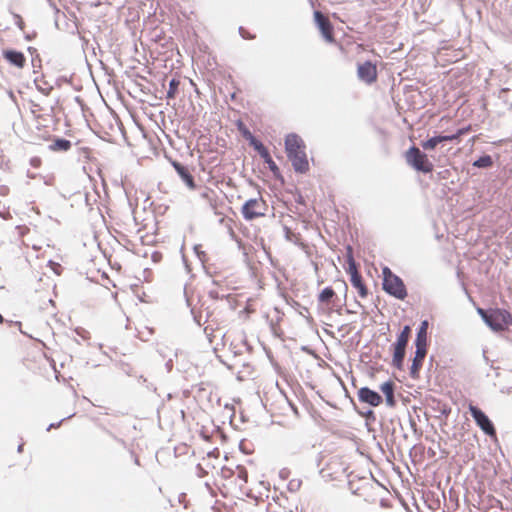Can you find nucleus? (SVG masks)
Wrapping results in <instances>:
<instances>
[{"mask_svg":"<svg viewBox=\"0 0 512 512\" xmlns=\"http://www.w3.org/2000/svg\"><path fill=\"white\" fill-rule=\"evenodd\" d=\"M284 149L294 171L306 174L310 167L304 140L297 133H289L285 136Z\"/></svg>","mask_w":512,"mask_h":512,"instance_id":"nucleus-1","label":"nucleus"},{"mask_svg":"<svg viewBox=\"0 0 512 512\" xmlns=\"http://www.w3.org/2000/svg\"><path fill=\"white\" fill-rule=\"evenodd\" d=\"M412 328L410 325H404L396 336V341L391 344L392 366L398 370H403L406 349L411 338Z\"/></svg>","mask_w":512,"mask_h":512,"instance_id":"nucleus-2","label":"nucleus"},{"mask_svg":"<svg viewBox=\"0 0 512 512\" xmlns=\"http://www.w3.org/2000/svg\"><path fill=\"white\" fill-rule=\"evenodd\" d=\"M382 276V289L385 293L398 300H404L407 297V288L400 276L387 266L382 268Z\"/></svg>","mask_w":512,"mask_h":512,"instance_id":"nucleus-3","label":"nucleus"},{"mask_svg":"<svg viewBox=\"0 0 512 512\" xmlns=\"http://www.w3.org/2000/svg\"><path fill=\"white\" fill-rule=\"evenodd\" d=\"M404 156L407 164L417 172L429 174L434 169V165L429 161L427 154L415 145L410 146Z\"/></svg>","mask_w":512,"mask_h":512,"instance_id":"nucleus-4","label":"nucleus"},{"mask_svg":"<svg viewBox=\"0 0 512 512\" xmlns=\"http://www.w3.org/2000/svg\"><path fill=\"white\" fill-rule=\"evenodd\" d=\"M492 331L499 332L507 329L512 324V315L502 308H489V313L484 321Z\"/></svg>","mask_w":512,"mask_h":512,"instance_id":"nucleus-5","label":"nucleus"},{"mask_svg":"<svg viewBox=\"0 0 512 512\" xmlns=\"http://www.w3.org/2000/svg\"><path fill=\"white\" fill-rule=\"evenodd\" d=\"M469 413L474 419L476 425L489 437L496 436V429L492 420L478 406L469 405Z\"/></svg>","mask_w":512,"mask_h":512,"instance_id":"nucleus-6","label":"nucleus"},{"mask_svg":"<svg viewBox=\"0 0 512 512\" xmlns=\"http://www.w3.org/2000/svg\"><path fill=\"white\" fill-rule=\"evenodd\" d=\"M314 23L323 39L328 43H334V26L331 21L319 10L313 13Z\"/></svg>","mask_w":512,"mask_h":512,"instance_id":"nucleus-7","label":"nucleus"},{"mask_svg":"<svg viewBox=\"0 0 512 512\" xmlns=\"http://www.w3.org/2000/svg\"><path fill=\"white\" fill-rule=\"evenodd\" d=\"M357 77L367 85L375 83L378 78L376 63L372 60L357 63Z\"/></svg>","mask_w":512,"mask_h":512,"instance_id":"nucleus-8","label":"nucleus"},{"mask_svg":"<svg viewBox=\"0 0 512 512\" xmlns=\"http://www.w3.org/2000/svg\"><path fill=\"white\" fill-rule=\"evenodd\" d=\"M357 397L361 403L367 404L371 407H377L383 402L382 395L368 386L359 388L357 391Z\"/></svg>","mask_w":512,"mask_h":512,"instance_id":"nucleus-9","label":"nucleus"},{"mask_svg":"<svg viewBox=\"0 0 512 512\" xmlns=\"http://www.w3.org/2000/svg\"><path fill=\"white\" fill-rule=\"evenodd\" d=\"M345 271L349 274L351 285L357 289L359 296L361 298L367 297L369 291L362 275L358 271V267L350 265V268H345Z\"/></svg>","mask_w":512,"mask_h":512,"instance_id":"nucleus-10","label":"nucleus"},{"mask_svg":"<svg viewBox=\"0 0 512 512\" xmlns=\"http://www.w3.org/2000/svg\"><path fill=\"white\" fill-rule=\"evenodd\" d=\"M503 83L497 93V98L502 102L504 107L508 110H512V72L505 78L500 79Z\"/></svg>","mask_w":512,"mask_h":512,"instance_id":"nucleus-11","label":"nucleus"},{"mask_svg":"<svg viewBox=\"0 0 512 512\" xmlns=\"http://www.w3.org/2000/svg\"><path fill=\"white\" fill-rule=\"evenodd\" d=\"M259 206L260 202L256 198H250L247 201H245L241 208L243 218L246 221H252L256 218L264 216V212L258 211L257 208H259Z\"/></svg>","mask_w":512,"mask_h":512,"instance_id":"nucleus-12","label":"nucleus"},{"mask_svg":"<svg viewBox=\"0 0 512 512\" xmlns=\"http://www.w3.org/2000/svg\"><path fill=\"white\" fill-rule=\"evenodd\" d=\"M172 166L177 172L178 176L181 178V180L185 183V185L191 189H196V183L194 180V176L190 173L188 167L184 164H182L179 161H173Z\"/></svg>","mask_w":512,"mask_h":512,"instance_id":"nucleus-13","label":"nucleus"},{"mask_svg":"<svg viewBox=\"0 0 512 512\" xmlns=\"http://www.w3.org/2000/svg\"><path fill=\"white\" fill-rule=\"evenodd\" d=\"M3 58L17 68H23L26 64V57L23 52L16 49L8 48L2 52Z\"/></svg>","mask_w":512,"mask_h":512,"instance_id":"nucleus-14","label":"nucleus"},{"mask_svg":"<svg viewBox=\"0 0 512 512\" xmlns=\"http://www.w3.org/2000/svg\"><path fill=\"white\" fill-rule=\"evenodd\" d=\"M427 354V349L425 348H415V355L412 359V363L410 366L409 375L413 379H417L420 374V370L422 368L424 359Z\"/></svg>","mask_w":512,"mask_h":512,"instance_id":"nucleus-15","label":"nucleus"},{"mask_svg":"<svg viewBox=\"0 0 512 512\" xmlns=\"http://www.w3.org/2000/svg\"><path fill=\"white\" fill-rule=\"evenodd\" d=\"M380 391L385 396V403L388 407L394 408L397 405L395 397L396 384L393 380L389 379L379 386Z\"/></svg>","mask_w":512,"mask_h":512,"instance_id":"nucleus-16","label":"nucleus"},{"mask_svg":"<svg viewBox=\"0 0 512 512\" xmlns=\"http://www.w3.org/2000/svg\"><path fill=\"white\" fill-rule=\"evenodd\" d=\"M428 328L429 321L427 319L422 320L416 329L415 348L419 347L428 350Z\"/></svg>","mask_w":512,"mask_h":512,"instance_id":"nucleus-17","label":"nucleus"},{"mask_svg":"<svg viewBox=\"0 0 512 512\" xmlns=\"http://www.w3.org/2000/svg\"><path fill=\"white\" fill-rule=\"evenodd\" d=\"M455 141V137L452 136V134H438L434 135L432 137H429L426 140L421 141V147L425 151H431L434 150L439 144L445 143V142H453Z\"/></svg>","mask_w":512,"mask_h":512,"instance_id":"nucleus-18","label":"nucleus"},{"mask_svg":"<svg viewBox=\"0 0 512 512\" xmlns=\"http://www.w3.org/2000/svg\"><path fill=\"white\" fill-rule=\"evenodd\" d=\"M51 143L48 145V149L52 152H67L72 148V142L66 138L50 135L48 138Z\"/></svg>","mask_w":512,"mask_h":512,"instance_id":"nucleus-19","label":"nucleus"},{"mask_svg":"<svg viewBox=\"0 0 512 512\" xmlns=\"http://www.w3.org/2000/svg\"><path fill=\"white\" fill-rule=\"evenodd\" d=\"M260 157L263 159L264 163L267 164V166H268L269 170L272 172L274 178L276 180L281 181V183H284V177H283L278 165L272 159L269 150L265 151L264 154L260 155Z\"/></svg>","mask_w":512,"mask_h":512,"instance_id":"nucleus-20","label":"nucleus"},{"mask_svg":"<svg viewBox=\"0 0 512 512\" xmlns=\"http://www.w3.org/2000/svg\"><path fill=\"white\" fill-rule=\"evenodd\" d=\"M318 302L321 304H327V306L331 305L333 302L338 300V297L331 286H327L321 290L318 294Z\"/></svg>","mask_w":512,"mask_h":512,"instance_id":"nucleus-21","label":"nucleus"},{"mask_svg":"<svg viewBox=\"0 0 512 512\" xmlns=\"http://www.w3.org/2000/svg\"><path fill=\"white\" fill-rule=\"evenodd\" d=\"M494 163L493 156L483 153L472 162V167L476 169H491Z\"/></svg>","mask_w":512,"mask_h":512,"instance_id":"nucleus-22","label":"nucleus"},{"mask_svg":"<svg viewBox=\"0 0 512 512\" xmlns=\"http://www.w3.org/2000/svg\"><path fill=\"white\" fill-rule=\"evenodd\" d=\"M351 402L354 405L355 411L365 419V425L367 426V430L371 431L370 424L376 421V414L372 409H367L366 411H361L357 408L355 402L353 399H351Z\"/></svg>","mask_w":512,"mask_h":512,"instance_id":"nucleus-23","label":"nucleus"},{"mask_svg":"<svg viewBox=\"0 0 512 512\" xmlns=\"http://www.w3.org/2000/svg\"><path fill=\"white\" fill-rule=\"evenodd\" d=\"M179 86H180L179 79H177V78L170 79L169 87H168V90L166 93V98L167 99H175V97L177 96L178 91H179Z\"/></svg>","mask_w":512,"mask_h":512,"instance_id":"nucleus-24","label":"nucleus"},{"mask_svg":"<svg viewBox=\"0 0 512 512\" xmlns=\"http://www.w3.org/2000/svg\"><path fill=\"white\" fill-rule=\"evenodd\" d=\"M248 143L259 154V156L264 154V152L268 150V148L262 143V141L259 140L254 135L251 136V138L248 140Z\"/></svg>","mask_w":512,"mask_h":512,"instance_id":"nucleus-25","label":"nucleus"},{"mask_svg":"<svg viewBox=\"0 0 512 512\" xmlns=\"http://www.w3.org/2000/svg\"><path fill=\"white\" fill-rule=\"evenodd\" d=\"M343 306H345V303L344 304H339L338 300H336L335 302H333L331 305L327 306L326 308L319 307V309H321L322 311H324L328 315H331L333 312L341 315L344 312Z\"/></svg>","mask_w":512,"mask_h":512,"instance_id":"nucleus-26","label":"nucleus"},{"mask_svg":"<svg viewBox=\"0 0 512 512\" xmlns=\"http://www.w3.org/2000/svg\"><path fill=\"white\" fill-rule=\"evenodd\" d=\"M236 127H237V130L239 131V133L241 134V136L245 140L248 141L251 138V136H253V133L250 131V129L246 126V124L242 120H238L236 122Z\"/></svg>","mask_w":512,"mask_h":512,"instance_id":"nucleus-27","label":"nucleus"},{"mask_svg":"<svg viewBox=\"0 0 512 512\" xmlns=\"http://www.w3.org/2000/svg\"><path fill=\"white\" fill-rule=\"evenodd\" d=\"M345 260L347 264L345 268H350V265L358 267V264L354 259L353 248L350 245L346 247Z\"/></svg>","mask_w":512,"mask_h":512,"instance_id":"nucleus-28","label":"nucleus"},{"mask_svg":"<svg viewBox=\"0 0 512 512\" xmlns=\"http://www.w3.org/2000/svg\"><path fill=\"white\" fill-rule=\"evenodd\" d=\"M7 324L9 326H17L19 331L23 334V335H27L22 329H21V326H22V323L20 321H13V320H7L4 318V316L0 313V324Z\"/></svg>","mask_w":512,"mask_h":512,"instance_id":"nucleus-29","label":"nucleus"},{"mask_svg":"<svg viewBox=\"0 0 512 512\" xmlns=\"http://www.w3.org/2000/svg\"><path fill=\"white\" fill-rule=\"evenodd\" d=\"M302 485V480L300 479H292L289 481L287 488L290 492H297Z\"/></svg>","mask_w":512,"mask_h":512,"instance_id":"nucleus-30","label":"nucleus"},{"mask_svg":"<svg viewBox=\"0 0 512 512\" xmlns=\"http://www.w3.org/2000/svg\"><path fill=\"white\" fill-rule=\"evenodd\" d=\"M236 469L238 470V478L241 479L244 483L248 482V471L242 465H237Z\"/></svg>","mask_w":512,"mask_h":512,"instance_id":"nucleus-31","label":"nucleus"},{"mask_svg":"<svg viewBox=\"0 0 512 512\" xmlns=\"http://www.w3.org/2000/svg\"><path fill=\"white\" fill-rule=\"evenodd\" d=\"M194 253L199 258V260L204 263L206 261V253L202 250V246L200 244L194 246Z\"/></svg>","mask_w":512,"mask_h":512,"instance_id":"nucleus-32","label":"nucleus"},{"mask_svg":"<svg viewBox=\"0 0 512 512\" xmlns=\"http://www.w3.org/2000/svg\"><path fill=\"white\" fill-rule=\"evenodd\" d=\"M34 84L36 86V89L42 93L43 95L45 96H49L51 94V91L53 90V86H49L47 88H44L42 87L41 85L38 84V78H35L34 79Z\"/></svg>","mask_w":512,"mask_h":512,"instance_id":"nucleus-33","label":"nucleus"},{"mask_svg":"<svg viewBox=\"0 0 512 512\" xmlns=\"http://www.w3.org/2000/svg\"><path fill=\"white\" fill-rule=\"evenodd\" d=\"M190 312L193 316V320L194 322L199 326L201 327L204 322H202V315H201V312H196L195 308L194 307H191L190 309Z\"/></svg>","mask_w":512,"mask_h":512,"instance_id":"nucleus-34","label":"nucleus"},{"mask_svg":"<svg viewBox=\"0 0 512 512\" xmlns=\"http://www.w3.org/2000/svg\"><path fill=\"white\" fill-rule=\"evenodd\" d=\"M239 34L240 36L243 38V39H246V40H252V39H255L256 35L255 34H252L250 33L249 31H247L244 27L240 26L239 29Z\"/></svg>","mask_w":512,"mask_h":512,"instance_id":"nucleus-35","label":"nucleus"},{"mask_svg":"<svg viewBox=\"0 0 512 512\" xmlns=\"http://www.w3.org/2000/svg\"><path fill=\"white\" fill-rule=\"evenodd\" d=\"M470 130V127H462L459 128L455 133L452 134V136L455 137V141H460L461 137L466 134Z\"/></svg>","mask_w":512,"mask_h":512,"instance_id":"nucleus-36","label":"nucleus"},{"mask_svg":"<svg viewBox=\"0 0 512 512\" xmlns=\"http://www.w3.org/2000/svg\"><path fill=\"white\" fill-rule=\"evenodd\" d=\"M12 15H13V18H14V20H15V24H16V26H17L20 30H24L25 23H24V21H23L22 17H21L19 14L14 13V12H12Z\"/></svg>","mask_w":512,"mask_h":512,"instance_id":"nucleus-37","label":"nucleus"},{"mask_svg":"<svg viewBox=\"0 0 512 512\" xmlns=\"http://www.w3.org/2000/svg\"><path fill=\"white\" fill-rule=\"evenodd\" d=\"M30 105H31V113L36 115L37 112H42V111H46V109L41 106L40 104L34 102V101H30Z\"/></svg>","mask_w":512,"mask_h":512,"instance_id":"nucleus-38","label":"nucleus"},{"mask_svg":"<svg viewBox=\"0 0 512 512\" xmlns=\"http://www.w3.org/2000/svg\"><path fill=\"white\" fill-rule=\"evenodd\" d=\"M439 411H440L441 415H443L444 417L447 418L451 413V407L448 404H443L439 408Z\"/></svg>","mask_w":512,"mask_h":512,"instance_id":"nucleus-39","label":"nucleus"},{"mask_svg":"<svg viewBox=\"0 0 512 512\" xmlns=\"http://www.w3.org/2000/svg\"><path fill=\"white\" fill-rule=\"evenodd\" d=\"M208 296H209L211 299H213V300L224 299V298H226V297H227V296H225V295H220V294L218 293V291H216V290H210V291L208 292Z\"/></svg>","mask_w":512,"mask_h":512,"instance_id":"nucleus-40","label":"nucleus"},{"mask_svg":"<svg viewBox=\"0 0 512 512\" xmlns=\"http://www.w3.org/2000/svg\"><path fill=\"white\" fill-rule=\"evenodd\" d=\"M74 414H71L63 419H61L59 422H56V423H51L48 427H47V431H50L52 428H58L65 420L67 419H70Z\"/></svg>","mask_w":512,"mask_h":512,"instance_id":"nucleus-41","label":"nucleus"},{"mask_svg":"<svg viewBox=\"0 0 512 512\" xmlns=\"http://www.w3.org/2000/svg\"><path fill=\"white\" fill-rule=\"evenodd\" d=\"M477 314L481 317L482 321L484 322L487 314L489 313V309H484L481 307H476Z\"/></svg>","mask_w":512,"mask_h":512,"instance_id":"nucleus-42","label":"nucleus"},{"mask_svg":"<svg viewBox=\"0 0 512 512\" xmlns=\"http://www.w3.org/2000/svg\"><path fill=\"white\" fill-rule=\"evenodd\" d=\"M408 419H409V425H410L411 429L413 430L414 433H417L418 427H417L416 421L413 419L410 412H408Z\"/></svg>","mask_w":512,"mask_h":512,"instance_id":"nucleus-43","label":"nucleus"},{"mask_svg":"<svg viewBox=\"0 0 512 512\" xmlns=\"http://www.w3.org/2000/svg\"><path fill=\"white\" fill-rule=\"evenodd\" d=\"M290 470L288 468H282L280 471H279V477L282 479V480H286L289 478L290 476Z\"/></svg>","mask_w":512,"mask_h":512,"instance_id":"nucleus-44","label":"nucleus"},{"mask_svg":"<svg viewBox=\"0 0 512 512\" xmlns=\"http://www.w3.org/2000/svg\"><path fill=\"white\" fill-rule=\"evenodd\" d=\"M173 363H174L173 358H169V359L166 361V363H165V368H166L167 372H171V371H172V369H173V365H174Z\"/></svg>","mask_w":512,"mask_h":512,"instance_id":"nucleus-45","label":"nucleus"},{"mask_svg":"<svg viewBox=\"0 0 512 512\" xmlns=\"http://www.w3.org/2000/svg\"><path fill=\"white\" fill-rule=\"evenodd\" d=\"M233 473H234L233 470L230 468H227V467L222 468V474L224 477H230L233 475Z\"/></svg>","mask_w":512,"mask_h":512,"instance_id":"nucleus-46","label":"nucleus"},{"mask_svg":"<svg viewBox=\"0 0 512 512\" xmlns=\"http://www.w3.org/2000/svg\"><path fill=\"white\" fill-rule=\"evenodd\" d=\"M151 257H152L153 262H158L161 260L162 255L160 252H153Z\"/></svg>","mask_w":512,"mask_h":512,"instance_id":"nucleus-47","label":"nucleus"},{"mask_svg":"<svg viewBox=\"0 0 512 512\" xmlns=\"http://www.w3.org/2000/svg\"><path fill=\"white\" fill-rule=\"evenodd\" d=\"M205 311H206V318L204 320V323H206L213 315V311L209 307H206Z\"/></svg>","mask_w":512,"mask_h":512,"instance_id":"nucleus-48","label":"nucleus"},{"mask_svg":"<svg viewBox=\"0 0 512 512\" xmlns=\"http://www.w3.org/2000/svg\"><path fill=\"white\" fill-rule=\"evenodd\" d=\"M62 82H68V79H67V77H66V76H60L59 78H57V80H56V84H57L58 86H60Z\"/></svg>","mask_w":512,"mask_h":512,"instance_id":"nucleus-49","label":"nucleus"},{"mask_svg":"<svg viewBox=\"0 0 512 512\" xmlns=\"http://www.w3.org/2000/svg\"><path fill=\"white\" fill-rule=\"evenodd\" d=\"M131 454H132V456H133V462H134L136 465L140 466L141 464H140L139 457H138L137 455H134V453H133V452H131Z\"/></svg>","mask_w":512,"mask_h":512,"instance_id":"nucleus-50","label":"nucleus"},{"mask_svg":"<svg viewBox=\"0 0 512 512\" xmlns=\"http://www.w3.org/2000/svg\"><path fill=\"white\" fill-rule=\"evenodd\" d=\"M54 112H55V108H54V106H50V107L47 109V113H46V115H48V116H52V115L54 114Z\"/></svg>","mask_w":512,"mask_h":512,"instance_id":"nucleus-51","label":"nucleus"},{"mask_svg":"<svg viewBox=\"0 0 512 512\" xmlns=\"http://www.w3.org/2000/svg\"><path fill=\"white\" fill-rule=\"evenodd\" d=\"M36 33L33 34H25L24 38L27 41H32V39L35 37Z\"/></svg>","mask_w":512,"mask_h":512,"instance_id":"nucleus-52","label":"nucleus"},{"mask_svg":"<svg viewBox=\"0 0 512 512\" xmlns=\"http://www.w3.org/2000/svg\"><path fill=\"white\" fill-rule=\"evenodd\" d=\"M110 435H111V436H112V437H113L117 442H119V443H120V444H122V445H125V441H124L123 439L116 437V436H115L114 434H112L111 432H110Z\"/></svg>","mask_w":512,"mask_h":512,"instance_id":"nucleus-53","label":"nucleus"},{"mask_svg":"<svg viewBox=\"0 0 512 512\" xmlns=\"http://www.w3.org/2000/svg\"><path fill=\"white\" fill-rule=\"evenodd\" d=\"M7 191H8L7 186H0V194L1 195H6Z\"/></svg>","mask_w":512,"mask_h":512,"instance_id":"nucleus-54","label":"nucleus"},{"mask_svg":"<svg viewBox=\"0 0 512 512\" xmlns=\"http://www.w3.org/2000/svg\"><path fill=\"white\" fill-rule=\"evenodd\" d=\"M0 217H2L3 219H8L10 217V213L0 211Z\"/></svg>","mask_w":512,"mask_h":512,"instance_id":"nucleus-55","label":"nucleus"},{"mask_svg":"<svg viewBox=\"0 0 512 512\" xmlns=\"http://www.w3.org/2000/svg\"><path fill=\"white\" fill-rule=\"evenodd\" d=\"M296 203L301 204V205L305 204V201H304V198L302 197V195L298 196V198L296 199Z\"/></svg>","mask_w":512,"mask_h":512,"instance_id":"nucleus-56","label":"nucleus"},{"mask_svg":"<svg viewBox=\"0 0 512 512\" xmlns=\"http://www.w3.org/2000/svg\"><path fill=\"white\" fill-rule=\"evenodd\" d=\"M343 287H344V301H346L348 286L345 282H343Z\"/></svg>","mask_w":512,"mask_h":512,"instance_id":"nucleus-57","label":"nucleus"},{"mask_svg":"<svg viewBox=\"0 0 512 512\" xmlns=\"http://www.w3.org/2000/svg\"><path fill=\"white\" fill-rule=\"evenodd\" d=\"M290 407L292 408L293 412L298 415V408L295 404L293 403H290Z\"/></svg>","mask_w":512,"mask_h":512,"instance_id":"nucleus-58","label":"nucleus"},{"mask_svg":"<svg viewBox=\"0 0 512 512\" xmlns=\"http://www.w3.org/2000/svg\"><path fill=\"white\" fill-rule=\"evenodd\" d=\"M8 96H9V98H10L11 100H13L14 102L16 101V97H15V95H14L13 91H9V92H8Z\"/></svg>","mask_w":512,"mask_h":512,"instance_id":"nucleus-59","label":"nucleus"},{"mask_svg":"<svg viewBox=\"0 0 512 512\" xmlns=\"http://www.w3.org/2000/svg\"><path fill=\"white\" fill-rule=\"evenodd\" d=\"M84 197H85L86 205H87V206H90L89 194H88V193H85V194H84Z\"/></svg>","mask_w":512,"mask_h":512,"instance_id":"nucleus-60","label":"nucleus"},{"mask_svg":"<svg viewBox=\"0 0 512 512\" xmlns=\"http://www.w3.org/2000/svg\"><path fill=\"white\" fill-rule=\"evenodd\" d=\"M184 295H185V298H186L187 306H188V307H191L190 299H189V297L187 296L186 290H184Z\"/></svg>","mask_w":512,"mask_h":512,"instance_id":"nucleus-61","label":"nucleus"},{"mask_svg":"<svg viewBox=\"0 0 512 512\" xmlns=\"http://www.w3.org/2000/svg\"><path fill=\"white\" fill-rule=\"evenodd\" d=\"M204 332H205V334L209 335V334H212L213 329H209V327H205Z\"/></svg>","mask_w":512,"mask_h":512,"instance_id":"nucleus-62","label":"nucleus"},{"mask_svg":"<svg viewBox=\"0 0 512 512\" xmlns=\"http://www.w3.org/2000/svg\"><path fill=\"white\" fill-rule=\"evenodd\" d=\"M23 447H24V444H23V443L19 444V445H18V447H17V451H18L19 453H21V452L23 451Z\"/></svg>","mask_w":512,"mask_h":512,"instance_id":"nucleus-63","label":"nucleus"},{"mask_svg":"<svg viewBox=\"0 0 512 512\" xmlns=\"http://www.w3.org/2000/svg\"><path fill=\"white\" fill-rule=\"evenodd\" d=\"M344 312L347 313V314H354L355 313V311H353V310H351L349 308H345Z\"/></svg>","mask_w":512,"mask_h":512,"instance_id":"nucleus-64","label":"nucleus"}]
</instances>
